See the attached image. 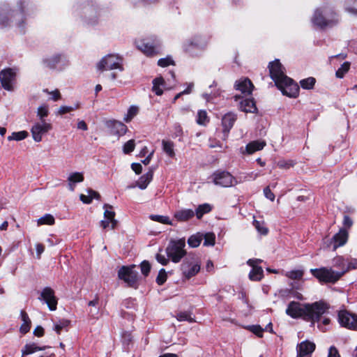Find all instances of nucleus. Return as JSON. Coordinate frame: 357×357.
Instances as JSON below:
<instances>
[{
    "mask_svg": "<svg viewBox=\"0 0 357 357\" xmlns=\"http://www.w3.org/2000/svg\"><path fill=\"white\" fill-rule=\"evenodd\" d=\"M17 9H10L8 6L0 8V29L10 27L11 25L18 29L20 33L24 31L26 26L24 8L26 1L20 0L17 3Z\"/></svg>",
    "mask_w": 357,
    "mask_h": 357,
    "instance_id": "obj_3",
    "label": "nucleus"
},
{
    "mask_svg": "<svg viewBox=\"0 0 357 357\" xmlns=\"http://www.w3.org/2000/svg\"><path fill=\"white\" fill-rule=\"evenodd\" d=\"M43 91L45 93L51 95L50 99H52L54 101H57L58 100L61 99V96L58 89H55L52 91H50L47 89H45L43 90Z\"/></svg>",
    "mask_w": 357,
    "mask_h": 357,
    "instance_id": "obj_55",
    "label": "nucleus"
},
{
    "mask_svg": "<svg viewBox=\"0 0 357 357\" xmlns=\"http://www.w3.org/2000/svg\"><path fill=\"white\" fill-rule=\"evenodd\" d=\"M328 357H340L337 349L332 346L329 348Z\"/></svg>",
    "mask_w": 357,
    "mask_h": 357,
    "instance_id": "obj_64",
    "label": "nucleus"
},
{
    "mask_svg": "<svg viewBox=\"0 0 357 357\" xmlns=\"http://www.w3.org/2000/svg\"><path fill=\"white\" fill-rule=\"evenodd\" d=\"M16 72L13 68H6L0 73V81L5 90L12 91L15 85Z\"/></svg>",
    "mask_w": 357,
    "mask_h": 357,
    "instance_id": "obj_11",
    "label": "nucleus"
},
{
    "mask_svg": "<svg viewBox=\"0 0 357 357\" xmlns=\"http://www.w3.org/2000/svg\"><path fill=\"white\" fill-rule=\"evenodd\" d=\"M333 266L340 269V271H345L347 268V259L342 256L337 255L333 259Z\"/></svg>",
    "mask_w": 357,
    "mask_h": 357,
    "instance_id": "obj_32",
    "label": "nucleus"
},
{
    "mask_svg": "<svg viewBox=\"0 0 357 357\" xmlns=\"http://www.w3.org/2000/svg\"><path fill=\"white\" fill-rule=\"evenodd\" d=\"M202 46H188V48H186L185 52L190 54L192 56H197V52H200L202 51L201 49Z\"/></svg>",
    "mask_w": 357,
    "mask_h": 357,
    "instance_id": "obj_56",
    "label": "nucleus"
},
{
    "mask_svg": "<svg viewBox=\"0 0 357 357\" xmlns=\"http://www.w3.org/2000/svg\"><path fill=\"white\" fill-rule=\"evenodd\" d=\"M173 135L174 137H181L183 135V129H182L181 126L178 123H176L174 125Z\"/></svg>",
    "mask_w": 357,
    "mask_h": 357,
    "instance_id": "obj_62",
    "label": "nucleus"
},
{
    "mask_svg": "<svg viewBox=\"0 0 357 357\" xmlns=\"http://www.w3.org/2000/svg\"><path fill=\"white\" fill-rule=\"evenodd\" d=\"M312 22L314 26L318 28L325 29L336 24L338 22V17L336 13L333 12L329 13L326 10L317 9L312 18Z\"/></svg>",
    "mask_w": 357,
    "mask_h": 357,
    "instance_id": "obj_4",
    "label": "nucleus"
},
{
    "mask_svg": "<svg viewBox=\"0 0 357 357\" xmlns=\"http://www.w3.org/2000/svg\"><path fill=\"white\" fill-rule=\"evenodd\" d=\"M268 69L271 78L283 95L289 98H296L298 96L299 86L284 74V67L278 59L270 62Z\"/></svg>",
    "mask_w": 357,
    "mask_h": 357,
    "instance_id": "obj_2",
    "label": "nucleus"
},
{
    "mask_svg": "<svg viewBox=\"0 0 357 357\" xmlns=\"http://www.w3.org/2000/svg\"><path fill=\"white\" fill-rule=\"evenodd\" d=\"M266 142L264 141H253L248 144L245 146V152L248 154H252L253 153L260 151L264 149Z\"/></svg>",
    "mask_w": 357,
    "mask_h": 357,
    "instance_id": "obj_28",
    "label": "nucleus"
},
{
    "mask_svg": "<svg viewBox=\"0 0 357 357\" xmlns=\"http://www.w3.org/2000/svg\"><path fill=\"white\" fill-rule=\"evenodd\" d=\"M83 181L84 175L82 172H75L70 174L68 177V189L72 192L74 191L76 183H81Z\"/></svg>",
    "mask_w": 357,
    "mask_h": 357,
    "instance_id": "obj_24",
    "label": "nucleus"
},
{
    "mask_svg": "<svg viewBox=\"0 0 357 357\" xmlns=\"http://www.w3.org/2000/svg\"><path fill=\"white\" fill-rule=\"evenodd\" d=\"M355 269H357V259L350 257L347 258V268L341 272L342 275H344L346 273Z\"/></svg>",
    "mask_w": 357,
    "mask_h": 357,
    "instance_id": "obj_47",
    "label": "nucleus"
},
{
    "mask_svg": "<svg viewBox=\"0 0 357 357\" xmlns=\"http://www.w3.org/2000/svg\"><path fill=\"white\" fill-rule=\"evenodd\" d=\"M202 238V235L199 233H197L189 237L188 243L191 248H197L200 245Z\"/></svg>",
    "mask_w": 357,
    "mask_h": 357,
    "instance_id": "obj_35",
    "label": "nucleus"
},
{
    "mask_svg": "<svg viewBox=\"0 0 357 357\" xmlns=\"http://www.w3.org/2000/svg\"><path fill=\"white\" fill-rule=\"evenodd\" d=\"M103 208L105 209V220H102L100 222L102 227L103 229H106L110 226L111 229H114L117 224V221L114 219L115 213L113 211L112 206L105 204L103 206Z\"/></svg>",
    "mask_w": 357,
    "mask_h": 357,
    "instance_id": "obj_16",
    "label": "nucleus"
},
{
    "mask_svg": "<svg viewBox=\"0 0 357 357\" xmlns=\"http://www.w3.org/2000/svg\"><path fill=\"white\" fill-rule=\"evenodd\" d=\"M39 299L43 301L47 305L50 310L54 311L56 309L57 299L52 288L48 287L44 288L40 293Z\"/></svg>",
    "mask_w": 357,
    "mask_h": 357,
    "instance_id": "obj_15",
    "label": "nucleus"
},
{
    "mask_svg": "<svg viewBox=\"0 0 357 357\" xmlns=\"http://www.w3.org/2000/svg\"><path fill=\"white\" fill-rule=\"evenodd\" d=\"M167 278V276L165 270L164 268H161L159 271L158 275L156 278V282L159 285H162L166 282Z\"/></svg>",
    "mask_w": 357,
    "mask_h": 357,
    "instance_id": "obj_53",
    "label": "nucleus"
},
{
    "mask_svg": "<svg viewBox=\"0 0 357 357\" xmlns=\"http://www.w3.org/2000/svg\"><path fill=\"white\" fill-rule=\"evenodd\" d=\"M345 10L353 15H357V0H347Z\"/></svg>",
    "mask_w": 357,
    "mask_h": 357,
    "instance_id": "obj_38",
    "label": "nucleus"
},
{
    "mask_svg": "<svg viewBox=\"0 0 357 357\" xmlns=\"http://www.w3.org/2000/svg\"><path fill=\"white\" fill-rule=\"evenodd\" d=\"M315 82L316 79L312 77H310L301 80L300 84L303 89L310 90L314 87Z\"/></svg>",
    "mask_w": 357,
    "mask_h": 357,
    "instance_id": "obj_41",
    "label": "nucleus"
},
{
    "mask_svg": "<svg viewBox=\"0 0 357 357\" xmlns=\"http://www.w3.org/2000/svg\"><path fill=\"white\" fill-rule=\"evenodd\" d=\"M234 87L245 96H248L252 93L254 86L248 78H243L237 80L235 83Z\"/></svg>",
    "mask_w": 357,
    "mask_h": 357,
    "instance_id": "obj_21",
    "label": "nucleus"
},
{
    "mask_svg": "<svg viewBox=\"0 0 357 357\" xmlns=\"http://www.w3.org/2000/svg\"><path fill=\"white\" fill-rule=\"evenodd\" d=\"M194 216L195 211L190 208H183L176 211L174 214V217L179 222L188 221L192 219Z\"/></svg>",
    "mask_w": 357,
    "mask_h": 357,
    "instance_id": "obj_23",
    "label": "nucleus"
},
{
    "mask_svg": "<svg viewBox=\"0 0 357 357\" xmlns=\"http://www.w3.org/2000/svg\"><path fill=\"white\" fill-rule=\"evenodd\" d=\"M123 59L118 54H109L102 57L97 65V68L100 70H110L119 69L120 71L123 70Z\"/></svg>",
    "mask_w": 357,
    "mask_h": 357,
    "instance_id": "obj_8",
    "label": "nucleus"
},
{
    "mask_svg": "<svg viewBox=\"0 0 357 357\" xmlns=\"http://www.w3.org/2000/svg\"><path fill=\"white\" fill-rule=\"evenodd\" d=\"M185 247V238L171 240L166 248V253L168 258L174 263L180 262L181 259L187 254Z\"/></svg>",
    "mask_w": 357,
    "mask_h": 357,
    "instance_id": "obj_5",
    "label": "nucleus"
},
{
    "mask_svg": "<svg viewBox=\"0 0 357 357\" xmlns=\"http://www.w3.org/2000/svg\"><path fill=\"white\" fill-rule=\"evenodd\" d=\"M107 127L110 130L112 135L122 136L127 131L126 126L121 121L109 120L106 122Z\"/></svg>",
    "mask_w": 357,
    "mask_h": 357,
    "instance_id": "obj_20",
    "label": "nucleus"
},
{
    "mask_svg": "<svg viewBox=\"0 0 357 357\" xmlns=\"http://www.w3.org/2000/svg\"><path fill=\"white\" fill-rule=\"evenodd\" d=\"M138 112H139L138 107H137L135 105H131L128 108V112L123 118V120L126 122L130 121L138 114Z\"/></svg>",
    "mask_w": 357,
    "mask_h": 357,
    "instance_id": "obj_40",
    "label": "nucleus"
},
{
    "mask_svg": "<svg viewBox=\"0 0 357 357\" xmlns=\"http://www.w3.org/2000/svg\"><path fill=\"white\" fill-rule=\"evenodd\" d=\"M162 150L169 157L174 156L175 153L174 151V143L171 141L162 140Z\"/></svg>",
    "mask_w": 357,
    "mask_h": 357,
    "instance_id": "obj_34",
    "label": "nucleus"
},
{
    "mask_svg": "<svg viewBox=\"0 0 357 357\" xmlns=\"http://www.w3.org/2000/svg\"><path fill=\"white\" fill-rule=\"evenodd\" d=\"M72 112V108L70 106L62 105L56 112V115H63L65 114Z\"/></svg>",
    "mask_w": 357,
    "mask_h": 357,
    "instance_id": "obj_60",
    "label": "nucleus"
},
{
    "mask_svg": "<svg viewBox=\"0 0 357 357\" xmlns=\"http://www.w3.org/2000/svg\"><path fill=\"white\" fill-rule=\"evenodd\" d=\"M237 119V116L233 112L225 114L222 118V126L225 135H227L232 128L234 123Z\"/></svg>",
    "mask_w": 357,
    "mask_h": 357,
    "instance_id": "obj_22",
    "label": "nucleus"
},
{
    "mask_svg": "<svg viewBox=\"0 0 357 357\" xmlns=\"http://www.w3.org/2000/svg\"><path fill=\"white\" fill-rule=\"evenodd\" d=\"M197 123L201 126H206L209 122L207 112L205 110H199L197 112Z\"/></svg>",
    "mask_w": 357,
    "mask_h": 357,
    "instance_id": "obj_39",
    "label": "nucleus"
},
{
    "mask_svg": "<svg viewBox=\"0 0 357 357\" xmlns=\"http://www.w3.org/2000/svg\"><path fill=\"white\" fill-rule=\"evenodd\" d=\"M253 225L259 234H260L261 235H266L268 234V229L266 227L264 222H261V221L255 220L253 221Z\"/></svg>",
    "mask_w": 357,
    "mask_h": 357,
    "instance_id": "obj_44",
    "label": "nucleus"
},
{
    "mask_svg": "<svg viewBox=\"0 0 357 357\" xmlns=\"http://www.w3.org/2000/svg\"><path fill=\"white\" fill-rule=\"evenodd\" d=\"M140 266H141V271H142V274L145 276H147L151 270L150 264L146 261H144L143 262H142Z\"/></svg>",
    "mask_w": 357,
    "mask_h": 357,
    "instance_id": "obj_59",
    "label": "nucleus"
},
{
    "mask_svg": "<svg viewBox=\"0 0 357 357\" xmlns=\"http://www.w3.org/2000/svg\"><path fill=\"white\" fill-rule=\"evenodd\" d=\"M55 220L52 215L51 214H45L43 217L40 218L38 220V225H52L54 224Z\"/></svg>",
    "mask_w": 357,
    "mask_h": 357,
    "instance_id": "obj_45",
    "label": "nucleus"
},
{
    "mask_svg": "<svg viewBox=\"0 0 357 357\" xmlns=\"http://www.w3.org/2000/svg\"><path fill=\"white\" fill-rule=\"evenodd\" d=\"M200 262L194 255H189L181 264L183 280H188L196 275L200 271Z\"/></svg>",
    "mask_w": 357,
    "mask_h": 357,
    "instance_id": "obj_7",
    "label": "nucleus"
},
{
    "mask_svg": "<svg viewBox=\"0 0 357 357\" xmlns=\"http://www.w3.org/2000/svg\"><path fill=\"white\" fill-rule=\"evenodd\" d=\"M240 109L246 113H253L257 110V107L253 98H246L240 102Z\"/></svg>",
    "mask_w": 357,
    "mask_h": 357,
    "instance_id": "obj_26",
    "label": "nucleus"
},
{
    "mask_svg": "<svg viewBox=\"0 0 357 357\" xmlns=\"http://www.w3.org/2000/svg\"><path fill=\"white\" fill-rule=\"evenodd\" d=\"M70 324V321L67 319H61L54 324V330L59 335L63 328H66Z\"/></svg>",
    "mask_w": 357,
    "mask_h": 357,
    "instance_id": "obj_43",
    "label": "nucleus"
},
{
    "mask_svg": "<svg viewBox=\"0 0 357 357\" xmlns=\"http://www.w3.org/2000/svg\"><path fill=\"white\" fill-rule=\"evenodd\" d=\"M212 210V206L207 203L200 204L197 206L195 211V215L197 219H201L204 215L208 213Z\"/></svg>",
    "mask_w": 357,
    "mask_h": 357,
    "instance_id": "obj_30",
    "label": "nucleus"
},
{
    "mask_svg": "<svg viewBox=\"0 0 357 357\" xmlns=\"http://www.w3.org/2000/svg\"><path fill=\"white\" fill-rule=\"evenodd\" d=\"M295 165V162L291 160H280L278 162V167L280 169H289L290 167H294Z\"/></svg>",
    "mask_w": 357,
    "mask_h": 357,
    "instance_id": "obj_54",
    "label": "nucleus"
},
{
    "mask_svg": "<svg viewBox=\"0 0 357 357\" xmlns=\"http://www.w3.org/2000/svg\"><path fill=\"white\" fill-rule=\"evenodd\" d=\"M351 63L349 61L344 62L341 66L337 70L335 75L337 78L342 79L348 73Z\"/></svg>",
    "mask_w": 357,
    "mask_h": 357,
    "instance_id": "obj_37",
    "label": "nucleus"
},
{
    "mask_svg": "<svg viewBox=\"0 0 357 357\" xmlns=\"http://www.w3.org/2000/svg\"><path fill=\"white\" fill-rule=\"evenodd\" d=\"M176 319L179 321H187L190 323L195 322V319L191 317L190 314L188 312H181L177 314Z\"/></svg>",
    "mask_w": 357,
    "mask_h": 357,
    "instance_id": "obj_49",
    "label": "nucleus"
},
{
    "mask_svg": "<svg viewBox=\"0 0 357 357\" xmlns=\"http://www.w3.org/2000/svg\"><path fill=\"white\" fill-rule=\"evenodd\" d=\"M262 261L259 259H250L247 264L252 267L249 273V279L252 281H260L264 277V271L259 264Z\"/></svg>",
    "mask_w": 357,
    "mask_h": 357,
    "instance_id": "obj_14",
    "label": "nucleus"
},
{
    "mask_svg": "<svg viewBox=\"0 0 357 357\" xmlns=\"http://www.w3.org/2000/svg\"><path fill=\"white\" fill-rule=\"evenodd\" d=\"M304 272L303 270H292L285 273V276L292 280H299L303 276Z\"/></svg>",
    "mask_w": 357,
    "mask_h": 357,
    "instance_id": "obj_48",
    "label": "nucleus"
},
{
    "mask_svg": "<svg viewBox=\"0 0 357 357\" xmlns=\"http://www.w3.org/2000/svg\"><path fill=\"white\" fill-rule=\"evenodd\" d=\"M264 194L265 197L271 201H273L275 199V195L271 192L270 186H267L264 189Z\"/></svg>",
    "mask_w": 357,
    "mask_h": 357,
    "instance_id": "obj_63",
    "label": "nucleus"
},
{
    "mask_svg": "<svg viewBox=\"0 0 357 357\" xmlns=\"http://www.w3.org/2000/svg\"><path fill=\"white\" fill-rule=\"evenodd\" d=\"M173 63L174 61L170 57L162 58L158 61V65L161 67H167Z\"/></svg>",
    "mask_w": 357,
    "mask_h": 357,
    "instance_id": "obj_58",
    "label": "nucleus"
},
{
    "mask_svg": "<svg viewBox=\"0 0 357 357\" xmlns=\"http://www.w3.org/2000/svg\"><path fill=\"white\" fill-rule=\"evenodd\" d=\"M211 178L215 185L223 188L231 187L237 183L235 178L226 171H216L212 174Z\"/></svg>",
    "mask_w": 357,
    "mask_h": 357,
    "instance_id": "obj_9",
    "label": "nucleus"
},
{
    "mask_svg": "<svg viewBox=\"0 0 357 357\" xmlns=\"http://www.w3.org/2000/svg\"><path fill=\"white\" fill-rule=\"evenodd\" d=\"M220 94V89H217L215 91H211L210 93H203L202 96L206 101L211 100L213 98H215Z\"/></svg>",
    "mask_w": 357,
    "mask_h": 357,
    "instance_id": "obj_57",
    "label": "nucleus"
},
{
    "mask_svg": "<svg viewBox=\"0 0 357 357\" xmlns=\"http://www.w3.org/2000/svg\"><path fill=\"white\" fill-rule=\"evenodd\" d=\"M348 240V232L345 229H340V231L335 234L330 240V243L328 246H331L333 250H336L339 247L343 246L346 244Z\"/></svg>",
    "mask_w": 357,
    "mask_h": 357,
    "instance_id": "obj_18",
    "label": "nucleus"
},
{
    "mask_svg": "<svg viewBox=\"0 0 357 357\" xmlns=\"http://www.w3.org/2000/svg\"><path fill=\"white\" fill-rule=\"evenodd\" d=\"M247 328L259 337L263 336L264 329L259 325L248 326Z\"/></svg>",
    "mask_w": 357,
    "mask_h": 357,
    "instance_id": "obj_51",
    "label": "nucleus"
},
{
    "mask_svg": "<svg viewBox=\"0 0 357 357\" xmlns=\"http://www.w3.org/2000/svg\"><path fill=\"white\" fill-rule=\"evenodd\" d=\"M315 349V344L305 340L303 341L297 345V356L296 357H311L312 354Z\"/></svg>",
    "mask_w": 357,
    "mask_h": 357,
    "instance_id": "obj_19",
    "label": "nucleus"
},
{
    "mask_svg": "<svg viewBox=\"0 0 357 357\" xmlns=\"http://www.w3.org/2000/svg\"><path fill=\"white\" fill-rule=\"evenodd\" d=\"M137 48L147 56H153L158 54L156 46H137Z\"/></svg>",
    "mask_w": 357,
    "mask_h": 357,
    "instance_id": "obj_36",
    "label": "nucleus"
},
{
    "mask_svg": "<svg viewBox=\"0 0 357 357\" xmlns=\"http://www.w3.org/2000/svg\"><path fill=\"white\" fill-rule=\"evenodd\" d=\"M165 84V80L162 77H157L153 80V87L152 90L157 95V96H161L163 93V90L162 87Z\"/></svg>",
    "mask_w": 357,
    "mask_h": 357,
    "instance_id": "obj_31",
    "label": "nucleus"
},
{
    "mask_svg": "<svg viewBox=\"0 0 357 357\" xmlns=\"http://www.w3.org/2000/svg\"><path fill=\"white\" fill-rule=\"evenodd\" d=\"M204 239V245L205 246H213L215 244V236L213 233H206Z\"/></svg>",
    "mask_w": 357,
    "mask_h": 357,
    "instance_id": "obj_50",
    "label": "nucleus"
},
{
    "mask_svg": "<svg viewBox=\"0 0 357 357\" xmlns=\"http://www.w3.org/2000/svg\"><path fill=\"white\" fill-rule=\"evenodd\" d=\"M155 259L158 263L163 266H166L169 263V260L170 259L166 258V257L163 255L157 254L155 256Z\"/></svg>",
    "mask_w": 357,
    "mask_h": 357,
    "instance_id": "obj_61",
    "label": "nucleus"
},
{
    "mask_svg": "<svg viewBox=\"0 0 357 357\" xmlns=\"http://www.w3.org/2000/svg\"><path fill=\"white\" fill-rule=\"evenodd\" d=\"M310 272L320 282L324 283L335 284L343 276L341 271H335L331 267L312 268Z\"/></svg>",
    "mask_w": 357,
    "mask_h": 357,
    "instance_id": "obj_6",
    "label": "nucleus"
},
{
    "mask_svg": "<svg viewBox=\"0 0 357 357\" xmlns=\"http://www.w3.org/2000/svg\"><path fill=\"white\" fill-rule=\"evenodd\" d=\"M150 219L162 224L172 225V222L168 216L160 215H151Z\"/></svg>",
    "mask_w": 357,
    "mask_h": 357,
    "instance_id": "obj_46",
    "label": "nucleus"
},
{
    "mask_svg": "<svg viewBox=\"0 0 357 357\" xmlns=\"http://www.w3.org/2000/svg\"><path fill=\"white\" fill-rule=\"evenodd\" d=\"M153 176V169H149L146 174L142 175L137 181V186L141 190H144L147 188L149 183L152 181Z\"/></svg>",
    "mask_w": 357,
    "mask_h": 357,
    "instance_id": "obj_25",
    "label": "nucleus"
},
{
    "mask_svg": "<svg viewBox=\"0 0 357 357\" xmlns=\"http://www.w3.org/2000/svg\"><path fill=\"white\" fill-rule=\"evenodd\" d=\"M51 129V123L45 121L35 123L31 129L33 140L36 142H41L43 136L47 133Z\"/></svg>",
    "mask_w": 357,
    "mask_h": 357,
    "instance_id": "obj_12",
    "label": "nucleus"
},
{
    "mask_svg": "<svg viewBox=\"0 0 357 357\" xmlns=\"http://www.w3.org/2000/svg\"><path fill=\"white\" fill-rule=\"evenodd\" d=\"M29 135V133L27 131L22 130L20 132H14L12 133L10 136L8 137V140H15V141H20L22 139H24L26 138Z\"/></svg>",
    "mask_w": 357,
    "mask_h": 357,
    "instance_id": "obj_42",
    "label": "nucleus"
},
{
    "mask_svg": "<svg viewBox=\"0 0 357 357\" xmlns=\"http://www.w3.org/2000/svg\"><path fill=\"white\" fill-rule=\"evenodd\" d=\"M45 347H38L36 343L26 344L22 349V357L32 354L38 351L44 350Z\"/></svg>",
    "mask_w": 357,
    "mask_h": 357,
    "instance_id": "obj_29",
    "label": "nucleus"
},
{
    "mask_svg": "<svg viewBox=\"0 0 357 357\" xmlns=\"http://www.w3.org/2000/svg\"><path fill=\"white\" fill-rule=\"evenodd\" d=\"M135 143L134 139H130L128 141L123 147V151L124 153L128 154L132 152L135 149Z\"/></svg>",
    "mask_w": 357,
    "mask_h": 357,
    "instance_id": "obj_52",
    "label": "nucleus"
},
{
    "mask_svg": "<svg viewBox=\"0 0 357 357\" xmlns=\"http://www.w3.org/2000/svg\"><path fill=\"white\" fill-rule=\"evenodd\" d=\"M43 63L45 67L56 70H62L68 65L66 58L61 54L45 57L43 59Z\"/></svg>",
    "mask_w": 357,
    "mask_h": 357,
    "instance_id": "obj_10",
    "label": "nucleus"
},
{
    "mask_svg": "<svg viewBox=\"0 0 357 357\" xmlns=\"http://www.w3.org/2000/svg\"><path fill=\"white\" fill-rule=\"evenodd\" d=\"M20 317L22 324L20 326V331L22 334H26L30 331L31 321L27 313L24 310H21Z\"/></svg>",
    "mask_w": 357,
    "mask_h": 357,
    "instance_id": "obj_27",
    "label": "nucleus"
},
{
    "mask_svg": "<svg viewBox=\"0 0 357 357\" xmlns=\"http://www.w3.org/2000/svg\"><path fill=\"white\" fill-rule=\"evenodd\" d=\"M326 303L319 301L312 303L291 301L286 309V314L293 319L301 318L310 321L312 325L319 323L321 318L328 310Z\"/></svg>",
    "mask_w": 357,
    "mask_h": 357,
    "instance_id": "obj_1",
    "label": "nucleus"
},
{
    "mask_svg": "<svg viewBox=\"0 0 357 357\" xmlns=\"http://www.w3.org/2000/svg\"><path fill=\"white\" fill-rule=\"evenodd\" d=\"M357 315L353 314L347 310H341L338 313V321L340 324L345 328L354 329V326L357 319Z\"/></svg>",
    "mask_w": 357,
    "mask_h": 357,
    "instance_id": "obj_17",
    "label": "nucleus"
},
{
    "mask_svg": "<svg viewBox=\"0 0 357 357\" xmlns=\"http://www.w3.org/2000/svg\"><path fill=\"white\" fill-rule=\"evenodd\" d=\"M135 266H122L119 272V279L123 280L130 287H134L137 281V272L134 271Z\"/></svg>",
    "mask_w": 357,
    "mask_h": 357,
    "instance_id": "obj_13",
    "label": "nucleus"
},
{
    "mask_svg": "<svg viewBox=\"0 0 357 357\" xmlns=\"http://www.w3.org/2000/svg\"><path fill=\"white\" fill-rule=\"evenodd\" d=\"M36 115L40 121H45L44 119L49 115V106L45 103L40 105L37 109Z\"/></svg>",
    "mask_w": 357,
    "mask_h": 357,
    "instance_id": "obj_33",
    "label": "nucleus"
}]
</instances>
